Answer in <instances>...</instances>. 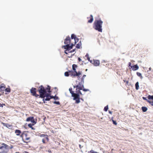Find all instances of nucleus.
Wrapping results in <instances>:
<instances>
[{
	"mask_svg": "<svg viewBox=\"0 0 153 153\" xmlns=\"http://www.w3.org/2000/svg\"><path fill=\"white\" fill-rule=\"evenodd\" d=\"M74 88H76L75 92L73 91L72 88H70L69 89V91L71 94V96L73 97V100H75V103L77 104L79 103L80 102V95H82L83 94L80 90H82L84 91H89V89L84 88V84L82 82H79L78 84L73 85Z\"/></svg>",
	"mask_w": 153,
	"mask_h": 153,
	"instance_id": "nucleus-1",
	"label": "nucleus"
},
{
	"mask_svg": "<svg viewBox=\"0 0 153 153\" xmlns=\"http://www.w3.org/2000/svg\"><path fill=\"white\" fill-rule=\"evenodd\" d=\"M51 87L48 86L47 87L45 88L42 85L39 86L38 88V91L39 93L40 97L41 98H44L45 97V94L48 92H51Z\"/></svg>",
	"mask_w": 153,
	"mask_h": 153,
	"instance_id": "nucleus-2",
	"label": "nucleus"
},
{
	"mask_svg": "<svg viewBox=\"0 0 153 153\" xmlns=\"http://www.w3.org/2000/svg\"><path fill=\"white\" fill-rule=\"evenodd\" d=\"M103 22L101 20H96L94 23L93 28L96 30L102 32Z\"/></svg>",
	"mask_w": 153,
	"mask_h": 153,
	"instance_id": "nucleus-3",
	"label": "nucleus"
},
{
	"mask_svg": "<svg viewBox=\"0 0 153 153\" xmlns=\"http://www.w3.org/2000/svg\"><path fill=\"white\" fill-rule=\"evenodd\" d=\"M28 133V131H24L20 136L24 143H27L30 142V137Z\"/></svg>",
	"mask_w": 153,
	"mask_h": 153,
	"instance_id": "nucleus-4",
	"label": "nucleus"
},
{
	"mask_svg": "<svg viewBox=\"0 0 153 153\" xmlns=\"http://www.w3.org/2000/svg\"><path fill=\"white\" fill-rule=\"evenodd\" d=\"M147 97L149 100L147 99L146 97H143V99L144 100H146L151 105H153V96L149 95Z\"/></svg>",
	"mask_w": 153,
	"mask_h": 153,
	"instance_id": "nucleus-5",
	"label": "nucleus"
},
{
	"mask_svg": "<svg viewBox=\"0 0 153 153\" xmlns=\"http://www.w3.org/2000/svg\"><path fill=\"white\" fill-rule=\"evenodd\" d=\"M36 88L33 87L30 90V92L33 96L37 97L39 95L36 93Z\"/></svg>",
	"mask_w": 153,
	"mask_h": 153,
	"instance_id": "nucleus-6",
	"label": "nucleus"
},
{
	"mask_svg": "<svg viewBox=\"0 0 153 153\" xmlns=\"http://www.w3.org/2000/svg\"><path fill=\"white\" fill-rule=\"evenodd\" d=\"M70 44H66L65 45L63 46L62 48H64L65 49L69 50L72 48L73 46L74 45V44L73 45V43H71L70 45Z\"/></svg>",
	"mask_w": 153,
	"mask_h": 153,
	"instance_id": "nucleus-7",
	"label": "nucleus"
},
{
	"mask_svg": "<svg viewBox=\"0 0 153 153\" xmlns=\"http://www.w3.org/2000/svg\"><path fill=\"white\" fill-rule=\"evenodd\" d=\"M90 62L93 64L95 66H99L100 64V62L99 60H94L93 61H90Z\"/></svg>",
	"mask_w": 153,
	"mask_h": 153,
	"instance_id": "nucleus-8",
	"label": "nucleus"
},
{
	"mask_svg": "<svg viewBox=\"0 0 153 153\" xmlns=\"http://www.w3.org/2000/svg\"><path fill=\"white\" fill-rule=\"evenodd\" d=\"M26 121H30L31 123L35 124L36 122H35L34 119L33 117H30L27 118L26 119Z\"/></svg>",
	"mask_w": 153,
	"mask_h": 153,
	"instance_id": "nucleus-9",
	"label": "nucleus"
},
{
	"mask_svg": "<svg viewBox=\"0 0 153 153\" xmlns=\"http://www.w3.org/2000/svg\"><path fill=\"white\" fill-rule=\"evenodd\" d=\"M64 43L65 44H70L71 39L69 36L67 37L65 39Z\"/></svg>",
	"mask_w": 153,
	"mask_h": 153,
	"instance_id": "nucleus-10",
	"label": "nucleus"
},
{
	"mask_svg": "<svg viewBox=\"0 0 153 153\" xmlns=\"http://www.w3.org/2000/svg\"><path fill=\"white\" fill-rule=\"evenodd\" d=\"M76 71H69V74L71 76H76Z\"/></svg>",
	"mask_w": 153,
	"mask_h": 153,
	"instance_id": "nucleus-11",
	"label": "nucleus"
},
{
	"mask_svg": "<svg viewBox=\"0 0 153 153\" xmlns=\"http://www.w3.org/2000/svg\"><path fill=\"white\" fill-rule=\"evenodd\" d=\"M139 67L137 65H135L133 66H131V68H132V70L134 71L137 70L139 69Z\"/></svg>",
	"mask_w": 153,
	"mask_h": 153,
	"instance_id": "nucleus-12",
	"label": "nucleus"
},
{
	"mask_svg": "<svg viewBox=\"0 0 153 153\" xmlns=\"http://www.w3.org/2000/svg\"><path fill=\"white\" fill-rule=\"evenodd\" d=\"M87 19H90L89 20H88V23H91L93 21V17L92 15H90L89 17H87Z\"/></svg>",
	"mask_w": 153,
	"mask_h": 153,
	"instance_id": "nucleus-13",
	"label": "nucleus"
},
{
	"mask_svg": "<svg viewBox=\"0 0 153 153\" xmlns=\"http://www.w3.org/2000/svg\"><path fill=\"white\" fill-rule=\"evenodd\" d=\"M71 39H74L75 41V44H76V40H77V41H78L79 40L78 39L76 38V36L74 35V34H72L71 35Z\"/></svg>",
	"mask_w": 153,
	"mask_h": 153,
	"instance_id": "nucleus-14",
	"label": "nucleus"
},
{
	"mask_svg": "<svg viewBox=\"0 0 153 153\" xmlns=\"http://www.w3.org/2000/svg\"><path fill=\"white\" fill-rule=\"evenodd\" d=\"M5 85L3 83L0 85V92H1L3 91L4 89L5 88Z\"/></svg>",
	"mask_w": 153,
	"mask_h": 153,
	"instance_id": "nucleus-15",
	"label": "nucleus"
},
{
	"mask_svg": "<svg viewBox=\"0 0 153 153\" xmlns=\"http://www.w3.org/2000/svg\"><path fill=\"white\" fill-rule=\"evenodd\" d=\"M15 132L17 136H20L22 133L21 131L19 129L16 130Z\"/></svg>",
	"mask_w": 153,
	"mask_h": 153,
	"instance_id": "nucleus-16",
	"label": "nucleus"
},
{
	"mask_svg": "<svg viewBox=\"0 0 153 153\" xmlns=\"http://www.w3.org/2000/svg\"><path fill=\"white\" fill-rule=\"evenodd\" d=\"M40 136L41 137H44V138H45V139H46V140L47 141H48L49 139H48V135H47L46 134H41L40 135Z\"/></svg>",
	"mask_w": 153,
	"mask_h": 153,
	"instance_id": "nucleus-17",
	"label": "nucleus"
},
{
	"mask_svg": "<svg viewBox=\"0 0 153 153\" xmlns=\"http://www.w3.org/2000/svg\"><path fill=\"white\" fill-rule=\"evenodd\" d=\"M1 145L3 146H0V149H2L3 148L4 146L5 148L6 149L8 146L7 145L5 144L4 143H2Z\"/></svg>",
	"mask_w": 153,
	"mask_h": 153,
	"instance_id": "nucleus-18",
	"label": "nucleus"
},
{
	"mask_svg": "<svg viewBox=\"0 0 153 153\" xmlns=\"http://www.w3.org/2000/svg\"><path fill=\"white\" fill-rule=\"evenodd\" d=\"M46 98H45V97L43 98V102L45 103V101H49L50 99H51V97H46Z\"/></svg>",
	"mask_w": 153,
	"mask_h": 153,
	"instance_id": "nucleus-19",
	"label": "nucleus"
},
{
	"mask_svg": "<svg viewBox=\"0 0 153 153\" xmlns=\"http://www.w3.org/2000/svg\"><path fill=\"white\" fill-rule=\"evenodd\" d=\"M72 69L73 71H76V68L77 67V65L75 64H73L72 66Z\"/></svg>",
	"mask_w": 153,
	"mask_h": 153,
	"instance_id": "nucleus-20",
	"label": "nucleus"
},
{
	"mask_svg": "<svg viewBox=\"0 0 153 153\" xmlns=\"http://www.w3.org/2000/svg\"><path fill=\"white\" fill-rule=\"evenodd\" d=\"M142 109L143 112H146L147 110V108L145 106L142 107L141 108Z\"/></svg>",
	"mask_w": 153,
	"mask_h": 153,
	"instance_id": "nucleus-21",
	"label": "nucleus"
},
{
	"mask_svg": "<svg viewBox=\"0 0 153 153\" xmlns=\"http://www.w3.org/2000/svg\"><path fill=\"white\" fill-rule=\"evenodd\" d=\"M81 46V43L80 42L78 43L76 46V48H80V46Z\"/></svg>",
	"mask_w": 153,
	"mask_h": 153,
	"instance_id": "nucleus-22",
	"label": "nucleus"
},
{
	"mask_svg": "<svg viewBox=\"0 0 153 153\" xmlns=\"http://www.w3.org/2000/svg\"><path fill=\"white\" fill-rule=\"evenodd\" d=\"M34 124V123H33V124L30 123L28 124V126L29 127L31 128L32 129L34 130L35 128L32 126Z\"/></svg>",
	"mask_w": 153,
	"mask_h": 153,
	"instance_id": "nucleus-23",
	"label": "nucleus"
},
{
	"mask_svg": "<svg viewBox=\"0 0 153 153\" xmlns=\"http://www.w3.org/2000/svg\"><path fill=\"white\" fill-rule=\"evenodd\" d=\"M11 90L9 87V88H6L4 90V91L5 92H7L8 93H10V92Z\"/></svg>",
	"mask_w": 153,
	"mask_h": 153,
	"instance_id": "nucleus-24",
	"label": "nucleus"
},
{
	"mask_svg": "<svg viewBox=\"0 0 153 153\" xmlns=\"http://www.w3.org/2000/svg\"><path fill=\"white\" fill-rule=\"evenodd\" d=\"M135 88L137 90H138L139 88V82H137L135 85Z\"/></svg>",
	"mask_w": 153,
	"mask_h": 153,
	"instance_id": "nucleus-25",
	"label": "nucleus"
},
{
	"mask_svg": "<svg viewBox=\"0 0 153 153\" xmlns=\"http://www.w3.org/2000/svg\"><path fill=\"white\" fill-rule=\"evenodd\" d=\"M137 74L138 76L140 77L141 79H142L143 78V77L142 75V74L140 73L137 72Z\"/></svg>",
	"mask_w": 153,
	"mask_h": 153,
	"instance_id": "nucleus-26",
	"label": "nucleus"
},
{
	"mask_svg": "<svg viewBox=\"0 0 153 153\" xmlns=\"http://www.w3.org/2000/svg\"><path fill=\"white\" fill-rule=\"evenodd\" d=\"M51 92L48 93H46L45 94V97H51Z\"/></svg>",
	"mask_w": 153,
	"mask_h": 153,
	"instance_id": "nucleus-27",
	"label": "nucleus"
},
{
	"mask_svg": "<svg viewBox=\"0 0 153 153\" xmlns=\"http://www.w3.org/2000/svg\"><path fill=\"white\" fill-rule=\"evenodd\" d=\"M86 76L85 75H84L82 78L81 79V81L80 82H83V84H84V79Z\"/></svg>",
	"mask_w": 153,
	"mask_h": 153,
	"instance_id": "nucleus-28",
	"label": "nucleus"
},
{
	"mask_svg": "<svg viewBox=\"0 0 153 153\" xmlns=\"http://www.w3.org/2000/svg\"><path fill=\"white\" fill-rule=\"evenodd\" d=\"M81 74V71H79L78 72L76 71V76H79Z\"/></svg>",
	"mask_w": 153,
	"mask_h": 153,
	"instance_id": "nucleus-29",
	"label": "nucleus"
},
{
	"mask_svg": "<svg viewBox=\"0 0 153 153\" xmlns=\"http://www.w3.org/2000/svg\"><path fill=\"white\" fill-rule=\"evenodd\" d=\"M85 57H86L87 59L89 61H91V60H90V57L89 56V55L88 53H87L86 54L85 56Z\"/></svg>",
	"mask_w": 153,
	"mask_h": 153,
	"instance_id": "nucleus-30",
	"label": "nucleus"
},
{
	"mask_svg": "<svg viewBox=\"0 0 153 153\" xmlns=\"http://www.w3.org/2000/svg\"><path fill=\"white\" fill-rule=\"evenodd\" d=\"M111 120H112V121L113 122V123L115 125H117V122H116V121H115V120H113V117H112Z\"/></svg>",
	"mask_w": 153,
	"mask_h": 153,
	"instance_id": "nucleus-31",
	"label": "nucleus"
},
{
	"mask_svg": "<svg viewBox=\"0 0 153 153\" xmlns=\"http://www.w3.org/2000/svg\"><path fill=\"white\" fill-rule=\"evenodd\" d=\"M69 74V71L68 72H66L65 73V75L66 76H68Z\"/></svg>",
	"mask_w": 153,
	"mask_h": 153,
	"instance_id": "nucleus-32",
	"label": "nucleus"
},
{
	"mask_svg": "<svg viewBox=\"0 0 153 153\" xmlns=\"http://www.w3.org/2000/svg\"><path fill=\"white\" fill-rule=\"evenodd\" d=\"M108 105H107L104 107V110L105 111H108Z\"/></svg>",
	"mask_w": 153,
	"mask_h": 153,
	"instance_id": "nucleus-33",
	"label": "nucleus"
},
{
	"mask_svg": "<svg viewBox=\"0 0 153 153\" xmlns=\"http://www.w3.org/2000/svg\"><path fill=\"white\" fill-rule=\"evenodd\" d=\"M88 153H98L97 152H94L93 150H91L90 151H89Z\"/></svg>",
	"mask_w": 153,
	"mask_h": 153,
	"instance_id": "nucleus-34",
	"label": "nucleus"
},
{
	"mask_svg": "<svg viewBox=\"0 0 153 153\" xmlns=\"http://www.w3.org/2000/svg\"><path fill=\"white\" fill-rule=\"evenodd\" d=\"M53 103L57 105H60V104L59 102V101H54Z\"/></svg>",
	"mask_w": 153,
	"mask_h": 153,
	"instance_id": "nucleus-35",
	"label": "nucleus"
},
{
	"mask_svg": "<svg viewBox=\"0 0 153 153\" xmlns=\"http://www.w3.org/2000/svg\"><path fill=\"white\" fill-rule=\"evenodd\" d=\"M46 140L45 138H44L42 139V142L43 143H45V140Z\"/></svg>",
	"mask_w": 153,
	"mask_h": 153,
	"instance_id": "nucleus-36",
	"label": "nucleus"
},
{
	"mask_svg": "<svg viewBox=\"0 0 153 153\" xmlns=\"http://www.w3.org/2000/svg\"><path fill=\"white\" fill-rule=\"evenodd\" d=\"M53 99L54 100H59V97H57V96H55L54 97V98Z\"/></svg>",
	"mask_w": 153,
	"mask_h": 153,
	"instance_id": "nucleus-37",
	"label": "nucleus"
},
{
	"mask_svg": "<svg viewBox=\"0 0 153 153\" xmlns=\"http://www.w3.org/2000/svg\"><path fill=\"white\" fill-rule=\"evenodd\" d=\"M7 152L6 151L4 150L0 152V153H7Z\"/></svg>",
	"mask_w": 153,
	"mask_h": 153,
	"instance_id": "nucleus-38",
	"label": "nucleus"
},
{
	"mask_svg": "<svg viewBox=\"0 0 153 153\" xmlns=\"http://www.w3.org/2000/svg\"><path fill=\"white\" fill-rule=\"evenodd\" d=\"M75 49H73V50L71 51H70L68 52V53H72V52H73L74 51H75Z\"/></svg>",
	"mask_w": 153,
	"mask_h": 153,
	"instance_id": "nucleus-39",
	"label": "nucleus"
},
{
	"mask_svg": "<svg viewBox=\"0 0 153 153\" xmlns=\"http://www.w3.org/2000/svg\"><path fill=\"white\" fill-rule=\"evenodd\" d=\"M131 64L130 62H129L128 63V67H131Z\"/></svg>",
	"mask_w": 153,
	"mask_h": 153,
	"instance_id": "nucleus-40",
	"label": "nucleus"
},
{
	"mask_svg": "<svg viewBox=\"0 0 153 153\" xmlns=\"http://www.w3.org/2000/svg\"><path fill=\"white\" fill-rule=\"evenodd\" d=\"M3 105H5V104H2L1 103H0V107H3Z\"/></svg>",
	"mask_w": 153,
	"mask_h": 153,
	"instance_id": "nucleus-41",
	"label": "nucleus"
},
{
	"mask_svg": "<svg viewBox=\"0 0 153 153\" xmlns=\"http://www.w3.org/2000/svg\"><path fill=\"white\" fill-rule=\"evenodd\" d=\"M2 124H3V125L4 126H6V127H7V124L5 123H2Z\"/></svg>",
	"mask_w": 153,
	"mask_h": 153,
	"instance_id": "nucleus-42",
	"label": "nucleus"
},
{
	"mask_svg": "<svg viewBox=\"0 0 153 153\" xmlns=\"http://www.w3.org/2000/svg\"><path fill=\"white\" fill-rule=\"evenodd\" d=\"M78 60L79 62H80V61H81V59L79 57V58H78Z\"/></svg>",
	"mask_w": 153,
	"mask_h": 153,
	"instance_id": "nucleus-43",
	"label": "nucleus"
},
{
	"mask_svg": "<svg viewBox=\"0 0 153 153\" xmlns=\"http://www.w3.org/2000/svg\"><path fill=\"white\" fill-rule=\"evenodd\" d=\"M108 112H109V114H112V111H109Z\"/></svg>",
	"mask_w": 153,
	"mask_h": 153,
	"instance_id": "nucleus-44",
	"label": "nucleus"
},
{
	"mask_svg": "<svg viewBox=\"0 0 153 153\" xmlns=\"http://www.w3.org/2000/svg\"><path fill=\"white\" fill-rule=\"evenodd\" d=\"M54 96H51V99H52V98L54 99Z\"/></svg>",
	"mask_w": 153,
	"mask_h": 153,
	"instance_id": "nucleus-45",
	"label": "nucleus"
},
{
	"mask_svg": "<svg viewBox=\"0 0 153 153\" xmlns=\"http://www.w3.org/2000/svg\"><path fill=\"white\" fill-rule=\"evenodd\" d=\"M48 152L49 153H52L51 151L50 150H48Z\"/></svg>",
	"mask_w": 153,
	"mask_h": 153,
	"instance_id": "nucleus-46",
	"label": "nucleus"
},
{
	"mask_svg": "<svg viewBox=\"0 0 153 153\" xmlns=\"http://www.w3.org/2000/svg\"><path fill=\"white\" fill-rule=\"evenodd\" d=\"M65 54H67L68 53H67V52H66V51H65Z\"/></svg>",
	"mask_w": 153,
	"mask_h": 153,
	"instance_id": "nucleus-47",
	"label": "nucleus"
},
{
	"mask_svg": "<svg viewBox=\"0 0 153 153\" xmlns=\"http://www.w3.org/2000/svg\"><path fill=\"white\" fill-rule=\"evenodd\" d=\"M151 69H152L151 68V67H150V68H149V71H151Z\"/></svg>",
	"mask_w": 153,
	"mask_h": 153,
	"instance_id": "nucleus-48",
	"label": "nucleus"
},
{
	"mask_svg": "<svg viewBox=\"0 0 153 153\" xmlns=\"http://www.w3.org/2000/svg\"><path fill=\"white\" fill-rule=\"evenodd\" d=\"M82 100V101H83V99L82 98H80V100Z\"/></svg>",
	"mask_w": 153,
	"mask_h": 153,
	"instance_id": "nucleus-49",
	"label": "nucleus"
},
{
	"mask_svg": "<svg viewBox=\"0 0 153 153\" xmlns=\"http://www.w3.org/2000/svg\"><path fill=\"white\" fill-rule=\"evenodd\" d=\"M79 146L80 148H81V145H79Z\"/></svg>",
	"mask_w": 153,
	"mask_h": 153,
	"instance_id": "nucleus-50",
	"label": "nucleus"
},
{
	"mask_svg": "<svg viewBox=\"0 0 153 153\" xmlns=\"http://www.w3.org/2000/svg\"><path fill=\"white\" fill-rule=\"evenodd\" d=\"M25 153H28V152H26Z\"/></svg>",
	"mask_w": 153,
	"mask_h": 153,
	"instance_id": "nucleus-51",
	"label": "nucleus"
},
{
	"mask_svg": "<svg viewBox=\"0 0 153 153\" xmlns=\"http://www.w3.org/2000/svg\"><path fill=\"white\" fill-rule=\"evenodd\" d=\"M76 42H78V41H77V40H76Z\"/></svg>",
	"mask_w": 153,
	"mask_h": 153,
	"instance_id": "nucleus-52",
	"label": "nucleus"
},
{
	"mask_svg": "<svg viewBox=\"0 0 153 153\" xmlns=\"http://www.w3.org/2000/svg\"><path fill=\"white\" fill-rule=\"evenodd\" d=\"M152 106H153V105H152Z\"/></svg>",
	"mask_w": 153,
	"mask_h": 153,
	"instance_id": "nucleus-53",
	"label": "nucleus"
}]
</instances>
